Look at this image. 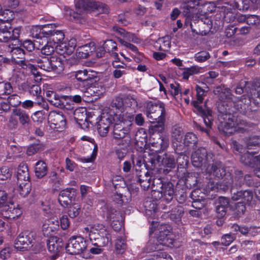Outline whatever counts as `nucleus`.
<instances>
[{
	"label": "nucleus",
	"mask_w": 260,
	"mask_h": 260,
	"mask_svg": "<svg viewBox=\"0 0 260 260\" xmlns=\"http://www.w3.org/2000/svg\"><path fill=\"white\" fill-rule=\"evenodd\" d=\"M2 214L7 218H15L18 217L22 213V211L19 205L16 207L13 203H8L7 206L4 207Z\"/></svg>",
	"instance_id": "4be33fe9"
},
{
	"label": "nucleus",
	"mask_w": 260,
	"mask_h": 260,
	"mask_svg": "<svg viewBox=\"0 0 260 260\" xmlns=\"http://www.w3.org/2000/svg\"><path fill=\"white\" fill-rule=\"evenodd\" d=\"M124 106L129 108L136 111L138 108V102L134 95H128L124 98Z\"/></svg>",
	"instance_id": "864d4df0"
},
{
	"label": "nucleus",
	"mask_w": 260,
	"mask_h": 260,
	"mask_svg": "<svg viewBox=\"0 0 260 260\" xmlns=\"http://www.w3.org/2000/svg\"><path fill=\"white\" fill-rule=\"evenodd\" d=\"M12 58L14 60L16 59H24L27 54L24 49L21 47L16 46V45L12 44V47L10 51Z\"/></svg>",
	"instance_id": "a18cd8bd"
},
{
	"label": "nucleus",
	"mask_w": 260,
	"mask_h": 260,
	"mask_svg": "<svg viewBox=\"0 0 260 260\" xmlns=\"http://www.w3.org/2000/svg\"><path fill=\"white\" fill-rule=\"evenodd\" d=\"M95 73L91 70H79L74 74L77 81L76 86L78 88L84 89L93 84L96 78Z\"/></svg>",
	"instance_id": "9b49d317"
},
{
	"label": "nucleus",
	"mask_w": 260,
	"mask_h": 260,
	"mask_svg": "<svg viewBox=\"0 0 260 260\" xmlns=\"http://www.w3.org/2000/svg\"><path fill=\"white\" fill-rule=\"evenodd\" d=\"M88 247L87 241L80 236L72 237L69 240L66 249L70 254H79Z\"/></svg>",
	"instance_id": "9d476101"
},
{
	"label": "nucleus",
	"mask_w": 260,
	"mask_h": 260,
	"mask_svg": "<svg viewBox=\"0 0 260 260\" xmlns=\"http://www.w3.org/2000/svg\"><path fill=\"white\" fill-rule=\"evenodd\" d=\"M75 45H70L64 42H61L55 46V49L58 54L61 55H70L74 50Z\"/></svg>",
	"instance_id": "e433bc0d"
},
{
	"label": "nucleus",
	"mask_w": 260,
	"mask_h": 260,
	"mask_svg": "<svg viewBox=\"0 0 260 260\" xmlns=\"http://www.w3.org/2000/svg\"><path fill=\"white\" fill-rule=\"evenodd\" d=\"M76 10H69L67 14L70 16L72 20H78L81 19L85 13L88 11H97L101 13H108L109 7L105 4L96 2L94 0H79L76 4Z\"/></svg>",
	"instance_id": "7ed1b4c3"
},
{
	"label": "nucleus",
	"mask_w": 260,
	"mask_h": 260,
	"mask_svg": "<svg viewBox=\"0 0 260 260\" xmlns=\"http://www.w3.org/2000/svg\"><path fill=\"white\" fill-rule=\"evenodd\" d=\"M179 156L176 160V164L180 168H184L187 166L188 163V157L185 154L186 153H177Z\"/></svg>",
	"instance_id": "bf43d9fd"
},
{
	"label": "nucleus",
	"mask_w": 260,
	"mask_h": 260,
	"mask_svg": "<svg viewBox=\"0 0 260 260\" xmlns=\"http://www.w3.org/2000/svg\"><path fill=\"white\" fill-rule=\"evenodd\" d=\"M13 114L18 117L20 123L23 126L26 127L30 123V119L28 114L24 110L19 108L13 109Z\"/></svg>",
	"instance_id": "72a5a7b5"
},
{
	"label": "nucleus",
	"mask_w": 260,
	"mask_h": 260,
	"mask_svg": "<svg viewBox=\"0 0 260 260\" xmlns=\"http://www.w3.org/2000/svg\"><path fill=\"white\" fill-rule=\"evenodd\" d=\"M198 5V3H188V2L185 1L181 6V9L183 15L188 17L192 16L195 12V8Z\"/></svg>",
	"instance_id": "37998d69"
},
{
	"label": "nucleus",
	"mask_w": 260,
	"mask_h": 260,
	"mask_svg": "<svg viewBox=\"0 0 260 260\" xmlns=\"http://www.w3.org/2000/svg\"><path fill=\"white\" fill-rule=\"evenodd\" d=\"M64 246L63 240L56 236H50L47 240L48 250L53 254H57Z\"/></svg>",
	"instance_id": "412c9836"
},
{
	"label": "nucleus",
	"mask_w": 260,
	"mask_h": 260,
	"mask_svg": "<svg viewBox=\"0 0 260 260\" xmlns=\"http://www.w3.org/2000/svg\"><path fill=\"white\" fill-rule=\"evenodd\" d=\"M250 176L247 175L243 177V173L240 171H236L235 173V176L233 178L231 177V175L229 174L226 175L225 179L222 182H219L216 183V185L219 186L215 187L214 186V182H210L208 184L209 188L214 190L215 189H218L220 190H225L228 189L229 186L231 187V188L234 187V188H237L238 187L241 186L246 181L247 178H250Z\"/></svg>",
	"instance_id": "20e7f679"
},
{
	"label": "nucleus",
	"mask_w": 260,
	"mask_h": 260,
	"mask_svg": "<svg viewBox=\"0 0 260 260\" xmlns=\"http://www.w3.org/2000/svg\"><path fill=\"white\" fill-rule=\"evenodd\" d=\"M7 101L9 106H10L11 105L14 107H17L21 104V98L16 94L10 95L8 98Z\"/></svg>",
	"instance_id": "680f3d73"
},
{
	"label": "nucleus",
	"mask_w": 260,
	"mask_h": 260,
	"mask_svg": "<svg viewBox=\"0 0 260 260\" xmlns=\"http://www.w3.org/2000/svg\"><path fill=\"white\" fill-rule=\"evenodd\" d=\"M222 116L224 120L221 122L223 132L227 136L233 134L239 124L237 119L232 114H225Z\"/></svg>",
	"instance_id": "dca6fc26"
},
{
	"label": "nucleus",
	"mask_w": 260,
	"mask_h": 260,
	"mask_svg": "<svg viewBox=\"0 0 260 260\" xmlns=\"http://www.w3.org/2000/svg\"><path fill=\"white\" fill-rule=\"evenodd\" d=\"M43 150V146L39 143H34L30 145L27 149V154L32 155L39 151Z\"/></svg>",
	"instance_id": "0e129e2a"
},
{
	"label": "nucleus",
	"mask_w": 260,
	"mask_h": 260,
	"mask_svg": "<svg viewBox=\"0 0 260 260\" xmlns=\"http://www.w3.org/2000/svg\"><path fill=\"white\" fill-rule=\"evenodd\" d=\"M243 95L240 100L234 103V107L240 113L248 117H251L255 113L257 109L255 108L260 107V82L255 81L253 83L252 88L250 91V95Z\"/></svg>",
	"instance_id": "f03ea898"
},
{
	"label": "nucleus",
	"mask_w": 260,
	"mask_h": 260,
	"mask_svg": "<svg viewBox=\"0 0 260 260\" xmlns=\"http://www.w3.org/2000/svg\"><path fill=\"white\" fill-rule=\"evenodd\" d=\"M59 230V221L57 220L53 219L48 221V223L43 225L42 230L44 235L50 236L55 234Z\"/></svg>",
	"instance_id": "c85d7f7f"
},
{
	"label": "nucleus",
	"mask_w": 260,
	"mask_h": 260,
	"mask_svg": "<svg viewBox=\"0 0 260 260\" xmlns=\"http://www.w3.org/2000/svg\"><path fill=\"white\" fill-rule=\"evenodd\" d=\"M123 106H124V99L120 97L114 98L111 104L112 108H115L121 112L123 110Z\"/></svg>",
	"instance_id": "052dcab7"
},
{
	"label": "nucleus",
	"mask_w": 260,
	"mask_h": 260,
	"mask_svg": "<svg viewBox=\"0 0 260 260\" xmlns=\"http://www.w3.org/2000/svg\"><path fill=\"white\" fill-rule=\"evenodd\" d=\"M150 122L152 124L149 127V134L151 137L154 134H158L159 138L158 141L156 142V144L160 147V149H165L168 145V140L159 135L162 133L165 130V119L161 120L160 118L159 120Z\"/></svg>",
	"instance_id": "f8f14e48"
},
{
	"label": "nucleus",
	"mask_w": 260,
	"mask_h": 260,
	"mask_svg": "<svg viewBox=\"0 0 260 260\" xmlns=\"http://www.w3.org/2000/svg\"><path fill=\"white\" fill-rule=\"evenodd\" d=\"M75 191L73 188L66 189L60 191L58 197V202L63 207H68L74 196Z\"/></svg>",
	"instance_id": "393cba45"
},
{
	"label": "nucleus",
	"mask_w": 260,
	"mask_h": 260,
	"mask_svg": "<svg viewBox=\"0 0 260 260\" xmlns=\"http://www.w3.org/2000/svg\"><path fill=\"white\" fill-rule=\"evenodd\" d=\"M48 181L53 185L57 186L60 184L61 179L55 172L52 171L49 174Z\"/></svg>",
	"instance_id": "e2e57ef3"
},
{
	"label": "nucleus",
	"mask_w": 260,
	"mask_h": 260,
	"mask_svg": "<svg viewBox=\"0 0 260 260\" xmlns=\"http://www.w3.org/2000/svg\"><path fill=\"white\" fill-rule=\"evenodd\" d=\"M247 82L245 81H241L239 84L237 86L236 89H235V93L237 94H241L244 92V88H245V90L247 91V94L246 95V99H248V96L247 95H250V91L251 90L252 88V85H251V89L248 90L247 88L246 87V85L247 84Z\"/></svg>",
	"instance_id": "13d9d810"
},
{
	"label": "nucleus",
	"mask_w": 260,
	"mask_h": 260,
	"mask_svg": "<svg viewBox=\"0 0 260 260\" xmlns=\"http://www.w3.org/2000/svg\"><path fill=\"white\" fill-rule=\"evenodd\" d=\"M166 227L163 226L161 228L159 234L157 237V242H158L160 245H166L170 239V231L169 230H166Z\"/></svg>",
	"instance_id": "de8ad7c7"
},
{
	"label": "nucleus",
	"mask_w": 260,
	"mask_h": 260,
	"mask_svg": "<svg viewBox=\"0 0 260 260\" xmlns=\"http://www.w3.org/2000/svg\"><path fill=\"white\" fill-rule=\"evenodd\" d=\"M122 115V120L114 123L113 136L115 140H122V141L127 143V141H129L130 128L125 126L123 114Z\"/></svg>",
	"instance_id": "4468645a"
},
{
	"label": "nucleus",
	"mask_w": 260,
	"mask_h": 260,
	"mask_svg": "<svg viewBox=\"0 0 260 260\" xmlns=\"http://www.w3.org/2000/svg\"><path fill=\"white\" fill-rule=\"evenodd\" d=\"M82 92L86 94L85 96H100L105 92V88L102 85L97 84L96 86L89 85L84 89H81Z\"/></svg>",
	"instance_id": "cd10ccee"
},
{
	"label": "nucleus",
	"mask_w": 260,
	"mask_h": 260,
	"mask_svg": "<svg viewBox=\"0 0 260 260\" xmlns=\"http://www.w3.org/2000/svg\"><path fill=\"white\" fill-rule=\"evenodd\" d=\"M137 178V181L144 190L149 188L151 185V177L148 172L138 175Z\"/></svg>",
	"instance_id": "ea45409f"
},
{
	"label": "nucleus",
	"mask_w": 260,
	"mask_h": 260,
	"mask_svg": "<svg viewBox=\"0 0 260 260\" xmlns=\"http://www.w3.org/2000/svg\"><path fill=\"white\" fill-rule=\"evenodd\" d=\"M172 142L173 148L176 153L182 140L184 138V133L181 127L174 126L172 129Z\"/></svg>",
	"instance_id": "aec40b11"
},
{
	"label": "nucleus",
	"mask_w": 260,
	"mask_h": 260,
	"mask_svg": "<svg viewBox=\"0 0 260 260\" xmlns=\"http://www.w3.org/2000/svg\"><path fill=\"white\" fill-rule=\"evenodd\" d=\"M47 166L45 162L40 160L36 164L35 175L37 178H43L47 174Z\"/></svg>",
	"instance_id": "c03bdc74"
},
{
	"label": "nucleus",
	"mask_w": 260,
	"mask_h": 260,
	"mask_svg": "<svg viewBox=\"0 0 260 260\" xmlns=\"http://www.w3.org/2000/svg\"><path fill=\"white\" fill-rule=\"evenodd\" d=\"M48 119L50 127L53 129L60 131L66 127V118L61 113L52 112L49 114Z\"/></svg>",
	"instance_id": "f3484780"
},
{
	"label": "nucleus",
	"mask_w": 260,
	"mask_h": 260,
	"mask_svg": "<svg viewBox=\"0 0 260 260\" xmlns=\"http://www.w3.org/2000/svg\"><path fill=\"white\" fill-rule=\"evenodd\" d=\"M17 183L29 181V175L27 166L24 164H20L17 169Z\"/></svg>",
	"instance_id": "473e14b6"
},
{
	"label": "nucleus",
	"mask_w": 260,
	"mask_h": 260,
	"mask_svg": "<svg viewBox=\"0 0 260 260\" xmlns=\"http://www.w3.org/2000/svg\"><path fill=\"white\" fill-rule=\"evenodd\" d=\"M37 60V65L40 69L46 72H51V56L43 57Z\"/></svg>",
	"instance_id": "49530a36"
},
{
	"label": "nucleus",
	"mask_w": 260,
	"mask_h": 260,
	"mask_svg": "<svg viewBox=\"0 0 260 260\" xmlns=\"http://www.w3.org/2000/svg\"><path fill=\"white\" fill-rule=\"evenodd\" d=\"M127 245L125 239L122 237H118L115 243V248L117 253H123L126 249Z\"/></svg>",
	"instance_id": "603ef678"
},
{
	"label": "nucleus",
	"mask_w": 260,
	"mask_h": 260,
	"mask_svg": "<svg viewBox=\"0 0 260 260\" xmlns=\"http://www.w3.org/2000/svg\"><path fill=\"white\" fill-rule=\"evenodd\" d=\"M49 24L45 25L34 26L30 30V35L32 37L37 39L42 40L43 38L46 39L48 33H50Z\"/></svg>",
	"instance_id": "b1692460"
},
{
	"label": "nucleus",
	"mask_w": 260,
	"mask_h": 260,
	"mask_svg": "<svg viewBox=\"0 0 260 260\" xmlns=\"http://www.w3.org/2000/svg\"><path fill=\"white\" fill-rule=\"evenodd\" d=\"M47 100L51 105L60 109L64 107L65 103H67V96L60 97L54 92L47 93Z\"/></svg>",
	"instance_id": "bb28decb"
},
{
	"label": "nucleus",
	"mask_w": 260,
	"mask_h": 260,
	"mask_svg": "<svg viewBox=\"0 0 260 260\" xmlns=\"http://www.w3.org/2000/svg\"><path fill=\"white\" fill-rule=\"evenodd\" d=\"M28 92L30 95L36 97V101L35 103L40 105L43 102V98L41 95L42 92L41 88L39 85L37 84H31Z\"/></svg>",
	"instance_id": "58836bf2"
},
{
	"label": "nucleus",
	"mask_w": 260,
	"mask_h": 260,
	"mask_svg": "<svg viewBox=\"0 0 260 260\" xmlns=\"http://www.w3.org/2000/svg\"><path fill=\"white\" fill-rule=\"evenodd\" d=\"M225 4L230 5L233 8L245 11L249 8L250 2L249 0H230Z\"/></svg>",
	"instance_id": "a19ab883"
},
{
	"label": "nucleus",
	"mask_w": 260,
	"mask_h": 260,
	"mask_svg": "<svg viewBox=\"0 0 260 260\" xmlns=\"http://www.w3.org/2000/svg\"><path fill=\"white\" fill-rule=\"evenodd\" d=\"M94 50V44L90 43L79 47L76 50V55L79 58H86L91 55Z\"/></svg>",
	"instance_id": "7c9ffc66"
},
{
	"label": "nucleus",
	"mask_w": 260,
	"mask_h": 260,
	"mask_svg": "<svg viewBox=\"0 0 260 260\" xmlns=\"http://www.w3.org/2000/svg\"><path fill=\"white\" fill-rule=\"evenodd\" d=\"M215 94L219 95V99L221 101H226L232 98V93L230 89L217 86L214 90Z\"/></svg>",
	"instance_id": "79ce46f5"
},
{
	"label": "nucleus",
	"mask_w": 260,
	"mask_h": 260,
	"mask_svg": "<svg viewBox=\"0 0 260 260\" xmlns=\"http://www.w3.org/2000/svg\"><path fill=\"white\" fill-rule=\"evenodd\" d=\"M107 220L111 222L112 228L115 231H119L121 228V215L119 211L115 209L111 205L106 204L103 208Z\"/></svg>",
	"instance_id": "1a4fd4ad"
},
{
	"label": "nucleus",
	"mask_w": 260,
	"mask_h": 260,
	"mask_svg": "<svg viewBox=\"0 0 260 260\" xmlns=\"http://www.w3.org/2000/svg\"><path fill=\"white\" fill-rule=\"evenodd\" d=\"M44 41L47 43L41 48V53L46 55H50L54 52L56 45H52V43H50L47 39H45Z\"/></svg>",
	"instance_id": "4d7b16f0"
},
{
	"label": "nucleus",
	"mask_w": 260,
	"mask_h": 260,
	"mask_svg": "<svg viewBox=\"0 0 260 260\" xmlns=\"http://www.w3.org/2000/svg\"><path fill=\"white\" fill-rule=\"evenodd\" d=\"M146 114L150 122L165 119L166 112L164 103L158 102L146 101L144 104Z\"/></svg>",
	"instance_id": "423d86ee"
},
{
	"label": "nucleus",
	"mask_w": 260,
	"mask_h": 260,
	"mask_svg": "<svg viewBox=\"0 0 260 260\" xmlns=\"http://www.w3.org/2000/svg\"><path fill=\"white\" fill-rule=\"evenodd\" d=\"M198 144V138L193 133L188 132L184 136V138L176 153H186L197 148Z\"/></svg>",
	"instance_id": "ddd939ff"
},
{
	"label": "nucleus",
	"mask_w": 260,
	"mask_h": 260,
	"mask_svg": "<svg viewBox=\"0 0 260 260\" xmlns=\"http://www.w3.org/2000/svg\"><path fill=\"white\" fill-rule=\"evenodd\" d=\"M161 156L155 154L150 156L147 160H145V166L150 170L158 169L161 165Z\"/></svg>",
	"instance_id": "c9c22d12"
},
{
	"label": "nucleus",
	"mask_w": 260,
	"mask_h": 260,
	"mask_svg": "<svg viewBox=\"0 0 260 260\" xmlns=\"http://www.w3.org/2000/svg\"><path fill=\"white\" fill-rule=\"evenodd\" d=\"M256 152H249L247 151L244 153L240 157V161L245 166L255 168L260 162V154L254 156Z\"/></svg>",
	"instance_id": "6ab92c4d"
},
{
	"label": "nucleus",
	"mask_w": 260,
	"mask_h": 260,
	"mask_svg": "<svg viewBox=\"0 0 260 260\" xmlns=\"http://www.w3.org/2000/svg\"><path fill=\"white\" fill-rule=\"evenodd\" d=\"M51 72L60 74L64 70V63L60 57L56 56H51Z\"/></svg>",
	"instance_id": "f704fd0d"
},
{
	"label": "nucleus",
	"mask_w": 260,
	"mask_h": 260,
	"mask_svg": "<svg viewBox=\"0 0 260 260\" xmlns=\"http://www.w3.org/2000/svg\"><path fill=\"white\" fill-rule=\"evenodd\" d=\"M159 194L161 196L160 199L167 203L170 202L175 196L173 184L170 182H166L162 190L159 191Z\"/></svg>",
	"instance_id": "a878e982"
},
{
	"label": "nucleus",
	"mask_w": 260,
	"mask_h": 260,
	"mask_svg": "<svg viewBox=\"0 0 260 260\" xmlns=\"http://www.w3.org/2000/svg\"><path fill=\"white\" fill-rule=\"evenodd\" d=\"M96 226V232L90 234V240L92 242V244L94 246L103 247L108 245L111 241V236L109 231L105 227L100 224H98Z\"/></svg>",
	"instance_id": "0eeeda50"
},
{
	"label": "nucleus",
	"mask_w": 260,
	"mask_h": 260,
	"mask_svg": "<svg viewBox=\"0 0 260 260\" xmlns=\"http://www.w3.org/2000/svg\"><path fill=\"white\" fill-rule=\"evenodd\" d=\"M50 32L48 33L46 39H49L50 43H53L54 45H56L62 42L64 39V35L61 30H55V24H49Z\"/></svg>",
	"instance_id": "a211bd4d"
},
{
	"label": "nucleus",
	"mask_w": 260,
	"mask_h": 260,
	"mask_svg": "<svg viewBox=\"0 0 260 260\" xmlns=\"http://www.w3.org/2000/svg\"><path fill=\"white\" fill-rule=\"evenodd\" d=\"M236 238L234 235L227 234L223 235L221 239V244L224 246H229Z\"/></svg>",
	"instance_id": "69168bd1"
},
{
	"label": "nucleus",
	"mask_w": 260,
	"mask_h": 260,
	"mask_svg": "<svg viewBox=\"0 0 260 260\" xmlns=\"http://www.w3.org/2000/svg\"><path fill=\"white\" fill-rule=\"evenodd\" d=\"M20 29L18 28L12 30L0 32V41L2 42H9L17 40L19 38Z\"/></svg>",
	"instance_id": "2f4dec72"
},
{
	"label": "nucleus",
	"mask_w": 260,
	"mask_h": 260,
	"mask_svg": "<svg viewBox=\"0 0 260 260\" xmlns=\"http://www.w3.org/2000/svg\"><path fill=\"white\" fill-rule=\"evenodd\" d=\"M19 186V191L20 196L22 197H26L30 192L31 190L30 181L22 183V184L17 183Z\"/></svg>",
	"instance_id": "6e6d98bb"
},
{
	"label": "nucleus",
	"mask_w": 260,
	"mask_h": 260,
	"mask_svg": "<svg viewBox=\"0 0 260 260\" xmlns=\"http://www.w3.org/2000/svg\"><path fill=\"white\" fill-rule=\"evenodd\" d=\"M166 182L161 178L153 179L152 183H151L152 196L156 200L160 199L161 196L159 194V191L162 190Z\"/></svg>",
	"instance_id": "c756f323"
},
{
	"label": "nucleus",
	"mask_w": 260,
	"mask_h": 260,
	"mask_svg": "<svg viewBox=\"0 0 260 260\" xmlns=\"http://www.w3.org/2000/svg\"><path fill=\"white\" fill-rule=\"evenodd\" d=\"M37 234L26 231L21 233L15 241L14 247L17 250L26 251L31 249L36 241Z\"/></svg>",
	"instance_id": "39448f33"
},
{
	"label": "nucleus",
	"mask_w": 260,
	"mask_h": 260,
	"mask_svg": "<svg viewBox=\"0 0 260 260\" xmlns=\"http://www.w3.org/2000/svg\"><path fill=\"white\" fill-rule=\"evenodd\" d=\"M103 49L111 54V55L115 59H118V53L114 51L117 49V44L112 40H107L104 42Z\"/></svg>",
	"instance_id": "4c0bfd02"
},
{
	"label": "nucleus",
	"mask_w": 260,
	"mask_h": 260,
	"mask_svg": "<svg viewBox=\"0 0 260 260\" xmlns=\"http://www.w3.org/2000/svg\"><path fill=\"white\" fill-rule=\"evenodd\" d=\"M207 171L217 178H222L223 176L226 177L227 174L225 173V170L220 161H216L210 166V164L206 168Z\"/></svg>",
	"instance_id": "5701e85b"
},
{
	"label": "nucleus",
	"mask_w": 260,
	"mask_h": 260,
	"mask_svg": "<svg viewBox=\"0 0 260 260\" xmlns=\"http://www.w3.org/2000/svg\"><path fill=\"white\" fill-rule=\"evenodd\" d=\"M122 119V114L115 113L114 110L111 109L108 112L102 113L101 119L98 122L97 125L109 128L110 125L112 123L120 121Z\"/></svg>",
	"instance_id": "2eb2a0df"
},
{
	"label": "nucleus",
	"mask_w": 260,
	"mask_h": 260,
	"mask_svg": "<svg viewBox=\"0 0 260 260\" xmlns=\"http://www.w3.org/2000/svg\"><path fill=\"white\" fill-rule=\"evenodd\" d=\"M12 175L10 169L6 166L2 167L0 169V180H5L11 177Z\"/></svg>",
	"instance_id": "338daca9"
},
{
	"label": "nucleus",
	"mask_w": 260,
	"mask_h": 260,
	"mask_svg": "<svg viewBox=\"0 0 260 260\" xmlns=\"http://www.w3.org/2000/svg\"><path fill=\"white\" fill-rule=\"evenodd\" d=\"M210 57V55L208 52L201 51L196 54L194 58L196 61L202 62L208 59Z\"/></svg>",
	"instance_id": "774afa93"
},
{
	"label": "nucleus",
	"mask_w": 260,
	"mask_h": 260,
	"mask_svg": "<svg viewBox=\"0 0 260 260\" xmlns=\"http://www.w3.org/2000/svg\"><path fill=\"white\" fill-rule=\"evenodd\" d=\"M74 117L79 124H81L82 122L87 120L86 110L84 108L76 109L74 112Z\"/></svg>",
	"instance_id": "09e8293b"
},
{
	"label": "nucleus",
	"mask_w": 260,
	"mask_h": 260,
	"mask_svg": "<svg viewBox=\"0 0 260 260\" xmlns=\"http://www.w3.org/2000/svg\"><path fill=\"white\" fill-rule=\"evenodd\" d=\"M192 165L196 168L204 166L206 168L213 162V155L208 153L207 150L203 147L198 148L191 155Z\"/></svg>",
	"instance_id": "6e6552de"
},
{
	"label": "nucleus",
	"mask_w": 260,
	"mask_h": 260,
	"mask_svg": "<svg viewBox=\"0 0 260 260\" xmlns=\"http://www.w3.org/2000/svg\"><path fill=\"white\" fill-rule=\"evenodd\" d=\"M68 209V214L70 217L74 218L77 217L81 212V206L78 204H69Z\"/></svg>",
	"instance_id": "3c124183"
},
{
	"label": "nucleus",
	"mask_w": 260,
	"mask_h": 260,
	"mask_svg": "<svg viewBox=\"0 0 260 260\" xmlns=\"http://www.w3.org/2000/svg\"><path fill=\"white\" fill-rule=\"evenodd\" d=\"M13 91L12 85L10 82H0V98L2 95L10 94Z\"/></svg>",
	"instance_id": "5fc2aeb1"
},
{
	"label": "nucleus",
	"mask_w": 260,
	"mask_h": 260,
	"mask_svg": "<svg viewBox=\"0 0 260 260\" xmlns=\"http://www.w3.org/2000/svg\"><path fill=\"white\" fill-rule=\"evenodd\" d=\"M206 88L208 89V87H206ZM196 90L197 99L191 102V105L194 107V112L203 118L204 122L206 126V128H205L201 125L197 124V127L200 131L208 134L209 129L212 128L213 117V111L211 108L208 106L207 101H206L204 104L203 103L204 97L205 96V93L208 91V89L205 90L203 87L197 85Z\"/></svg>",
	"instance_id": "f257e3e1"
},
{
	"label": "nucleus",
	"mask_w": 260,
	"mask_h": 260,
	"mask_svg": "<svg viewBox=\"0 0 260 260\" xmlns=\"http://www.w3.org/2000/svg\"><path fill=\"white\" fill-rule=\"evenodd\" d=\"M161 164L162 166L165 167L173 169L176 166V159L173 155L165 154L162 157H161Z\"/></svg>",
	"instance_id": "8fccbe9b"
}]
</instances>
